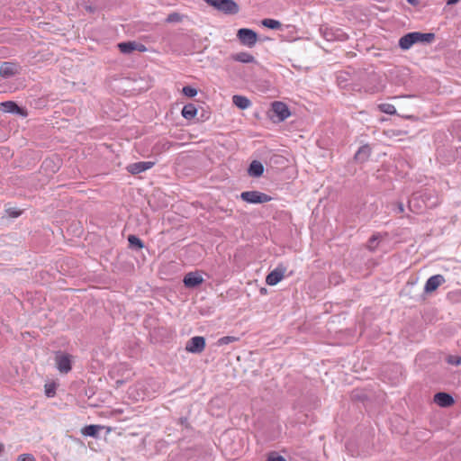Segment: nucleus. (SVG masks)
Instances as JSON below:
<instances>
[{
	"label": "nucleus",
	"instance_id": "34",
	"mask_svg": "<svg viewBox=\"0 0 461 461\" xmlns=\"http://www.w3.org/2000/svg\"><path fill=\"white\" fill-rule=\"evenodd\" d=\"M384 133L389 137V138H393V137H398V136H401L402 134V131L400 130H394V129H388L384 131Z\"/></svg>",
	"mask_w": 461,
	"mask_h": 461
},
{
	"label": "nucleus",
	"instance_id": "23",
	"mask_svg": "<svg viewBox=\"0 0 461 461\" xmlns=\"http://www.w3.org/2000/svg\"><path fill=\"white\" fill-rule=\"evenodd\" d=\"M231 59L235 61L241 62V63H253L255 62V58L253 55L248 53V52H239L236 54H233L231 56Z\"/></svg>",
	"mask_w": 461,
	"mask_h": 461
},
{
	"label": "nucleus",
	"instance_id": "15",
	"mask_svg": "<svg viewBox=\"0 0 461 461\" xmlns=\"http://www.w3.org/2000/svg\"><path fill=\"white\" fill-rule=\"evenodd\" d=\"M154 165L155 163L151 161H140L130 164L127 167V170L132 175H137L151 168Z\"/></svg>",
	"mask_w": 461,
	"mask_h": 461
},
{
	"label": "nucleus",
	"instance_id": "14",
	"mask_svg": "<svg viewBox=\"0 0 461 461\" xmlns=\"http://www.w3.org/2000/svg\"><path fill=\"white\" fill-rule=\"evenodd\" d=\"M445 281V277L442 275L432 276L427 280L424 290L426 293H432L443 285Z\"/></svg>",
	"mask_w": 461,
	"mask_h": 461
},
{
	"label": "nucleus",
	"instance_id": "16",
	"mask_svg": "<svg viewBox=\"0 0 461 461\" xmlns=\"http://www.w3.org/2000/svg\"><path fill=\"white\" fill-rule=\"evenodd\" d=\"M19 72V66L13 62H3L0 66V75L3 77H11Z\"/></svg>",
	"mask_w": 461,
	"mask_h": 461
},
{
	"label": "nucleus",
	"instance_id": "7",
	"mask_svg": "<svg viewBox=\"0 0 461 461\" xmlns=\"http://www.w3.org/2000/svg\"><path fill=\"white\" fill-rule=\"evenodd\" d=\"M286 272V267L279 264L274 270H272L266 277V283L268 285H277L284 277Z\"/></svg>",
	"mask_w": 461,
	"mask_h": 461
},
{
	"label": "nucleus",
	"instance_id": "1",
	"mask_svg": "<svg viewBox=\"0 0 461 461\" xmlns=\"http://www.w3.org/2000/svg\"><path fill=\"white\" fill-rule=\"evenodd\" d=\"M354 77L365 92L375 93L381 89V77L374 69H360L354 72Z\"/></svg>",
	"mask_w": 461,
	"mask_h": 461
},
{
	"label": "nucleus",
	"instance_id": "10",
	"mask_svg": "<svg viewBox=\"0 0 461 461\" xmlns=\"http://www.w3.org/2000/svg\"><path fill=\"white\" fill-rule=\"evenodd\" d=\"M57 368L62 374H68L72 369L71 357L68 354L59 353L56 356Z\"/></svg>",
	"mask_w": 461,
	"mask_h": 461
},
{
	"label": "nucleus",
	"instance_id": "36",
	"mask_svg": "<svg viewBox=\"0 0 461 461\" xmlns=\"http://www.w3.org/2000/svg\"><path fill=\"white\" fill-rule=\"evenodd\" d=\"M7 213L12 218H17V217H19L21 215L22 212L21 211H17L14 208H9L7 210Z\"/></svg>",
	"mask_w": 461,
	"mask_h": 461
},
{
	"label": "nucleus",
	"instance_id": "11",
	"mask_svg": "<svg viewBox=\"0 0 461 461\" xmlns=\"http://www.w3.org/2000/svg\"><path fill=\"white\" fill-rule=\"evenodd\" d=\"M0 109L4 113H10L21 116H27V112L24 108L20 107L14 101H5L0 104Z\"/></svg>",
	"mask_w": 461,
	"mask_h": 461
},
{
	"label": "nucleus",
	"instance_id": "30",
	"mask_svg": "<svg viewBox=\"0 0 461 461\" xmlns=\"http://www.w3.org/2000/svg\"><path fill=\"white\" fill-rule=\"evenodd\" d=\"M45 394L47 397H54L56 394V384L54 383L45 385Z\"/></svg>",
	"mask_w": 461,
	"mask_h": 461
},
{
	"label": "nucleus",
	"instance_id": "9",
	"mask_svg": "<svg viewBox=\"0 0 461 461\" xmlns=\"http://www.w3.org/2000/svg\"><path fill=\"white\" fill-rule=\"evenodd\" d=\"M119 50L123 54H131L135 50H138L140 52H144L147 50V48L145 45L141 43H138L136 41H123L120 42L117 45Z\"/></svg>",
	"mask_w": 461,
	"mask_h": 461
},
{
	"label": "nucleus",
	"instance_id": "18",
	"mask_svg": "<svg viewBox=\"0 0 461 461\" xmlns=\"http://www.w3.org/2000/svg\"><path fill=\"white\" fill-rule=\"evenodd\" d=\"M248 175L252 177H260L264 174V166L258 160H253L248 167Z\"/></svg>",
	"mask_w": 461,
	"mask_h": 461
},
{
	"label": "nucleus",
	"instance_id": "38",
	"mask_svg": "<svg viewBox=\"0 0 461 461\" xmlns=\"http://www.w3.org/2000/svg\"><path fill=\"white\" fill-rule=\"evenodd\" d=\"M85 8L88 13H94L95 10V8L91 5H86Z\"/></svg>",
	"mask_w": 461,
	"mask_h": 461
},
{
	"label": "nucleus",
	"instance_id": "26",
	"mask_svg": "<svg viewBox=\"0 0 461 461\" xmlns=\"http://www.w3.org/2000/svg\"><path fill=\"white\" fill-rule=\"evenodd\" d=\"M382 239V235L380 233H376V234H374L369 240H368V242H367V249L370 250V251H375V249L377 248L378 246V243L379 241L381 240Z\"/></svg>",
	"mask_w": 461,
	"mask_h": 461
},
{
	"label": "nucleus",
	"instance_id": "43",
	"mask_svg": "<svg viewBox=\"0 0 461 461\" xmlns=\"http://www.w3.org/2000/svg\"><path fill=\"white\" fill-rule=\"evenodd\" d=\"M408 3L411 4V5H417L419 3L418 0H407Z\"/></svg>",
	"mask_w": 461,
	"mask_h": 461
},
{
	"label": "nucleus",
	"instance_id": "33",
	"mask_svg": "<svg viewBox=\"0 0 461 461\" xmlns=\"http://www.w3.org/2000/svg\"><path fill=\"white\" fill-rule=\"evenodd\" d=\"M447 361L448 364L458 366L461 364V357L458 356H448Z\"/></svg>",
	"mask_w": 461,
	"mask_h": 461
},
{
	"label": "nucleus",
	"instance_id": "3",
	"mask_svg": "<svg viewBox=\"0 0 461 461\" xmlns=\"http://www.w3.org/2000/svg\"><path fill=\"white\" fill-rule=\"evenodd\" d=\"M435 40V34L432 32H411L405 34V50L411 48L413 44L423 43L429 44Z\"/></svg>",
	"mask_w": 461,
	"mask_h": 461
},
{
	"label": "nucleus",
	"instance_id": "6",
	"mask_svg": "<svg viewBox=\"0 0 461 461\" xmlns=\"http://www.w3.org/2000/svg\"><path fill=\"white\" fill-rule=\"evenodd\" d=\"M237 38L242 45L252 48L258 41V33L251 29L241 28L237 32Z\"/></svg>",
	"mask_w": 461,
	"mask_h": 461
},
{
	"label": "nucleus",
	"instance_id": "32",
	"mask_svg": "<svg viewBox=\"0 0 461 461\" xmlns=\"http://www.w3.org/2000/svg\"><path fill=\"white\" fill-rule=\"evenodd\" d=\"M267 461H286V459L283 456H280L276 452H272L268 455Z\"/></svg>",
	"mask_w": 461,
	"mask_h": 461
},
{
	"label": "nucleus",
	"instance_id": "35",
	"mask_svg": "<svg viewBox=\"0 0 461 461\" xmlns=\"http://www.w3.org/2000/svg\"><path fill=\"white\" fill-rule=\"evenodd\" d=\"M17 461H36L34 456L31 454H23L18 456Z\"/></svg>",
	"mask_w": 461,
	"mask_h": 461
},
{
	"label": "nucleus",
	"instance_id": "5",
	"mask_svg": "<svg viewBox=\"0 0 461 461\" xmlns=\"http://www.w3.org/2000/svg\"><path fill=\"white\" fill-rule=\"evenodd\" d=\"M270 113H272L269 115L270 118L272 120L276 118L278 122H284L291 115L288 105L280 101H275L271 104Z\"/></svg>",
	"mask_w": 461,
	"mask_h": 461
},
{
	"label": "nucleus",
	"instance_id": "29",
	"mask_svg": "<svg viewBox=\"0 0 461 461\" xmlns=\"http://www.w3.org/2000/svg\"><path fill=\"white\" fill-rule=\"evenodd\" d=\"M182 93L187 97H194L197 95V89L191 86H185L183 87Z\"/></svg>",
	"mask_w": 461,
	"mask_h": 461
},
{
	"label": "nucleus",
	"instance_id": "2",
	"mask_svg": "<svg viewBox=\"0 0 461 461\" xmlns=\"http://www.w3.org/2000/svg\"><path fill=\"white\" fill-rule=\"evenodd\" d=\"M215 10L227 14L234 15L240 12L239 5L233 0H203Z\"/></svg>",
	"mask_w": 461,
	"mask_h": 461
},
{
	"label": "nucleus",
	"instance_id": "17",
	"mask_svg": "<svg viewBox=\"0 0 461 461\" xmlns=\"http://www.w3.org/2000/svg\"><path fill=\"white\" fill-rule=\"evenodd\" d=\"M434 402L440 407H449L454 403V399L447 393H438L434 395Z\"/></svg>",
	"mask_w": 461,
	"mask_h": 461
},
{
	"label": "nucleus",
	"instance_id": "24",
	"mask_svg": "<svg viewBox=\"0 0 461 461\" xmlns=\"http://www.w3.org/2000/svg\"><path fill=\"white\" fill-rule=\"evenodd\" d=\"M129 247L132 249H141L144 248V242L136 235H129L128 237Z\"/></svg>",
	"mask_w": 461,
	"mask_h": 461
},
{
	"label": "nucleus",
	"instance_id": "37",
	"mask_svg": "<svg viewBox=\"0 0 461 461\" xmlns=\"http://www.w3.org/2000/svg\"><path fill=\"white\" fill-rule=\"evenodd\" d=\"M346 75L347 73H340L339 76H338V80L339 83H342V82H345L347 81V77H346Z\"/></svg>",
	"mask_w": 461,
	"mask_h": 461
},
{
	"label": "nucleus",
	"instance_id": "31",
	"mask_svg": "<svg viewBox=\"0 0 461 461\" xmlns=\"http://www.w3.org/2000/svg\"><path fill=\"white\" fill-rule=\"evenodd\" d=\"M182 21V16L178 13H171L167 15V23H179Z\"/></svg>",
	"mask_w": 461,
	"mask_h": 461
},
{
	"label": "nucleus",
	"instance_id": "13",
	"mask_svg": "<svg viewBox=\"0 0 461 461\" xmlns=\"http://www.w3.org/2000/svg\"><path fill=\"white\" fill-rule=\"evenodd\" d=\"M319 32L321 35L328 41L342 40L344 36V33L340 30H337L335 32L333 29L324 25L320 27Z\"/></svg>",
	"mask_w": 461,
	"mask_h": 461
},
{
	"label": "nucleus",
	"instance_id": "42",
	"mask_svg": "<svg viewBox=\"0 0 461 461\" xmlns=\"http://www.w3.org/2000/svg\"><path fill=\"white\" fill-rule=\"evenodd\" d=\"M180 423L181 424H186L187 423V418H180Z\"/></svg>",
	"mask_w": 461,
	"mask_h": 461
},
{
	"label": "nucleus",
	"instance_id": "45",
	"mask_svg": "<svg viewBox=\"0 0 461 461\" xmlns=\"http://www.w3.org/2000/svg\"><path fill=\"white\" fill-rule=\"evenodd\" d=\"M50 162H51V161H50V160L46 159V160L44 161V164H46V165H47V164H48V163H50Z\"/></svg>",
	"mask_w": 461,
	"mask_h": 461
},
{
	"label": "nucleus",
	"instance_id": "27",
	"mask_svg": "<svg viewBox=\"0 0 461 461\" xmlns=\"http://www.w3.org/2000/svg\"><path fill=\"white\" fill-rule=\"evenodd\" d=\"M379 110L382 113H387V114H394L396 113V109L394 105L391 104H381L378 105Z\"/></svg>",
	"mask_w": 461,
	"mask_h": 461
},
{
	"label": "nucleus",
	"instance_id": "39",
	"mask_svg": "<svg viewBox=\"0 0 461 461\" xmlns=\"http://www.w3.org/2000/svg\"><path fill=\"white\" fill-rule=\"evenodd\" d=\"M398 46L403 50V36H402L398 41Z\"/></svg>",
	"mask_w": 461,
	"mask_h": 461
},
{
	"label": "nucleus",
	"instance_id": "20",
	"mask_svg": "<svg viewBox=\"0 0 461 461\" xmlns=\"http://www.w3.org/2000/svg\"><path fill=\"white\" fill-rule=\"evenodd\" d=\"M104 429L103 426L101 425H95V424H91V425H86L85 426L81 432L84 436L86 437H92V438H97L98 437V434L99 432Z\"/></svg>",
	"mask_w": 461,
	"mask_h": 461
},
{
	"label": "nucleus",
	"instance_id": "21",
	"mask_svg": "<svg viewBox=\"0 0 461 461\" xmlns=\"http://www.w3.org/2000/svg\"><path fill=\"white\" fill-rule=\"evenodd\" d=\"M232 103L240 110H245L251 105V101L248 97L239 95L232 96Z\"/></svg>",
	"mask_w": 461,
	"mask_h": 461
},
{
	"label": "nucleus",
	"instance_id": "19",
	"mask_svg": "<svg viewBox=\"0 0 461 461\" xmlns=\"http://www.w3.org/2000/svg\"><path fill=\"white\" fill-rule=\"evenodd\" d=\"M371 154V147L367 144L361 146L356 152L354 158L357 162H365L368 159Z\"/></svg>",
	"mask_w": 461,
	"mask_h": 461
},
{
	"label": "nucleus",
	"instance_id": "40",
	"mask_svg": "<svg viewBox=\"0 0 461 461\" xmlns=\"http://www.w3.org/2000/svg\"><path fill=\"white\" fill-rule=\"evenodd\" d=\"M398 210L400 212H403V203L402 202H398Z\"/></svg>",
	"mask_w": 461,
	"mask_h": 461
},
{
	"label": "nucleus",
	"instance_id": "8",
	"mask_svg": "<svg viewBox=\"0 0 461 461\" xmlns=\"http://www.w3.org/2000/svg\"><path fill=\"white\" fill-rule=\"evenodd\" d=\"M205 345V339L203 337L195 336L188 340L185 349L190 353L199 354L203 351Z\"/></svg>",
	"mask_w": 461,
	"mask_h": 461
},
{
	"label": "nucleus",
	"instance_id": "4",
	"mask_svg": "<svg viewBox=\"0 0 461 461\" xmlns=\"http://www.w3.org/2000/svg\"><path fill=\"white\" fill-rule=\"evenodd\" d=\"M242 201L248 203H265L270 202L273 198L259 191H245L240 194Z\"/></svg>",
	"mask_w": 461,
	"mask_h": 461
},
{
	"label": "nucleus",
	"instance_id": "44",
	"mask_svg": "<svg viewBox=\"0 0 461 461\" xmlns=\"http://www.w3.org/2000/svg\"><path fill=\"white\" fill-rule=\"evenodd\" d=\"M5 447L3 444L0 443V454L4 451Z\"/></svg>",
	"mask_w": 461,
	"mask_h": 461
},
{
	"label": "nucleus",
	"instance_id": "22",
	"mask_svg": "<svg viewBox=\"0 0 461 461\" xmlns=\"http://www.w3.org/2000/svg\"><path fill=\"white\" fill-rule=\"evenodd\" d=\"M181 114L185 119L192 120L197 114V108L194 104H187L184 105L181 111Z\"/></svg>",
	"mask_w": 461,
	"mask_h": 461
},
{
	"label": "nucleus",
	"instance_id": "28",
	"mask_svg": "<svg viewBox=\"0 0 461 461\" xmlns=\"http://www.w3.org/2000/svg\"><path fill=\"white\" fill-rule=\"evenodd\" d=\"M239 340L238 337L235 336H225L222 338H220L217 341L218 346L227 345L230 343H233Z\"/></svg>",
	"mask_w": 461,
	"mask_h": 461
},
{
	"label": "nucleus",
	"instance_id": "12",
	"mask_svg": "<svg viewBox=\"0 0 461 461\" xmlns=\"http://www.w3.org/2000/svg\"><path fill=\"white\" fill-rule=\"evenodd\" d=\"M203 282V278L199 274V272H189L185 274L183 279L184 285L186 288H195L202 285Z\"/></svg>",
	"mask_w": 461,
	"mask_h": 461
},
{
	"label": "nucleus",
	"instance_id": "25",
	"mask_svg": "<svg viewBox=\"0 0 461 461\" xmlns=\"http://www.w3.org/2000/svg\"><path fill=\"white\" fill-rule=\"evenodd\" d=\"M262 25L272 30H278L282 27V23L275 19L266 18L261 22Z\"/></svg>",
	"mask_w": 461,
	"mask_h": 461
},
{
	"label": "nucleus",
	"instance_id": "41",
	"mask_svg": "<svg viewBox=\"0 0 461 461\" xmlns=\"http://www.w3.org/2000/svg\"><path fill=\"white\" fill-rule=\"evenodd\" d=\"M460 0H447V5H455L456 4L457 2H459Z\"/></svg>",
	"mask_w": 461,
	"mask_h": 461
}]
</instances>
